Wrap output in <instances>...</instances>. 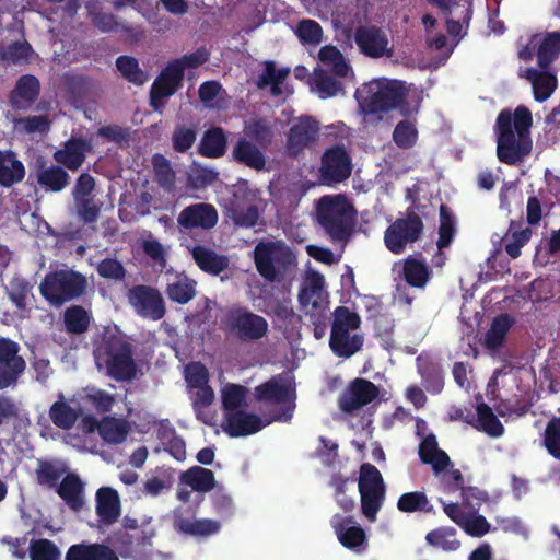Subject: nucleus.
<instances>
[{
    "instance_id": "1",
    "label": "nucleus",
    "mask_w": 560,
    "mask_h": 560,
    "mask_svg": "<svg viewBox=\"0 0 560 560\" xmlns=\"http://www.w3.org/2000/svg\"><path fill=\"white\" fill-rule=\"evenodd\" d=\"M258 400L278 406L277 411L267 420L244 408L224 417L222 429L230 436H246L260 431L273 421H290L295 408V381L291 372L277 375L255 389Z\"/></svg>"
},
{
    "instance_id": "2",
    "label": "nucleus",
    "mask_w": 560,
    "mask_h": 560,
    "mask_svg": "<svg viewBox=\"0 0 560 560\" xmlns=\"http://www.w3.org/2000/svg\"><path fill=\"white\" fill-rule=\"evenodd\" d=\"M532 122V113L523 105L517 106L513 115L509 110L499 114L495 131L497 153L501 162L515 164L530 151Z\"/></svg>"
},
{
    "instance_id": "3",
    "label": "nucleus",
    "mask_w": 560,
    "mask_h": 560,
    "mask_svg": "<svg viewBox=\"0 0 560 560\" xmlns=\"http://www.w3.org/2000/svg\"><path fill=\"white\" fill-rule=\"evenodd\" d=\"M355 97L365 120L372 115L387 113L395 108H400L404 115L416 112L418 108V105L413 108L405 106V100L411 97V94L402 82L386 78L374 79L363 84L357 90Z\"/></svg>"
},
{
    "instance_id": "4",
    "label": "nucleus",
    "mask_w": 560,
    "mask_h": 560,
    "mask_svg": "<svg viewBox=\"0 0 560 560\" xmlns=\"http://www.w3.org/2000/svg\"><path fill=\"white\" fill-rule=\"evenodd\" d=\"M97 430L104 443L108 445H120L126 442L130 431V422L121 417L105 416L100 421L92 415H85L81 420L82 435L67 434V444L80 452L96 453L97 444L93 439V432Z\"/></svg>"
},
{
    "instance_id": "5",
    "label": "nucleus",
    "mask_w": 560,
    "mask_h": 560,
    "mask_svg": "<svg viewBox=\"0 0 560 560\" xmlns=\"http://www.w3.org/2000/svg\"><path fill=\"white\" fill-rule=\"evenodd\" d=\"M450 490L462 489L463 505L441 501L445 514L457 524L466 534L482 537L491 530L490 523L478 513V509L486 501L487 494L478 488L463 489V481L456 487L454 481L444 483Z\"/></svg>"
},
{
    "instance_id": "6",
    "label": "nucleus",
    "mask_w": 560,
    "mask_h": 560,
    "mask_svg": "<svg viewBox=\"0 0 560 560\" xmlns=\"http://www.w3.org/2000/svg\"><path fill=\"white\" fill-rule=\"evenodd\" d=\"M209 56L208 49L200 47L194 52L167 63L151 88L150 102L155 112L161 113L165 101L179 89L185 70L203 65L208 61Z\"/></svg>"
},
{
    "instance_id": "7",
    "label": "nucleus",
    "mask_w": 560,
    "mask_h": 560,
    "mask_svg": "<svg viewBox=\"0 0 560 560\" xmlns=\"http://www.w3.org/2000/svg\"><path fill=\"white\" fill-rule=\"evenodd\" d=\"M360 316L345 306L334 311L329 346L332 352L342 358H350L363 346L364 337L360 329Z\"/></svg>"
},
{
    "instance_id": "8",
    "label": "nucleus",
    "mask_w": 560,
    "mask_h": 560,
    "mask_svg": "<svg viewBox=\"0 0 560 560\" xmlns=\"http://www.w3.org/2000/svg\"><path fill=\"white\" fill-rule=\"evenodd\" d=\"M98 369H106L115 380H130L136 374V366L129 347L120 337H105L94 351Z\"/></svg>"
},
{
    "instance_id": "9",
    "label": "nucleus",
    "mask_w": 560,
    "mask_h": 560,
    "mask_svg": "<svg viewBox=\"0 0 560 560\" xmlns=\"http://www.w3.org/2000/svg\"><path fill=\"white\" fill-rule=\"evenodd\" d=\"M256 268L268 281H279L290 267L296 265L295 255L282 241H265L254 250Z\"/></svg>"
},
{
    "instance_id": "10",
    "label": "nucleus",
    "mask_w": 560,
    "mask_h": 560,
    "mask_svg": "<svg viewBox=\"0 0 560 560\" xmlns=\"http://www.w3.org/2000/svg\"><path fill=\"white\" fill-rule=\"evenodd\" d=\"M317 220L334 240H342L353 219V207L341 195L324 196L317 201Z\"/></svg>"
},
{
    "instance_id": "11",
    "label": "nucleus",
    "mask_w": 560,
    "mask_h": 560,
    "mask_svg": "<svg viewBox=\"0 0 560 560\" xmlns=\"http://www.w3.org/2000/svg\"><path fill=\"white\" fill-rule=\"evenodd\" d=\"M264 208L265 201L258 188L247 180L238 182L235 185L228 211L236 225L245 228L255 226Z\"/></svg>"
},
{
    "instance_id": "12",
    "label": "nucleus",
    "mask_w": 560,
    "mask_h": 560,
    "mask_svg": "<svg viewBox=\"0 0 560 560\" xmlns=\"http://www.w3.org/2000/svg\"><path fill=\"white\" fill-rule=\"evenodd\" d=\"M358 490L360 493L361 512L370 522L374 523L385 502L386 486L380 470L371 464L360 467Z\"/></svg>"
},
{
    "instance_id": "13",
    "label": "nucleus",
    "mask_w": 560,
    "mask_h": 560,
    "mask_svg": "<svg viewBox=\"0 0 560 560\" xmlns=\"http://www.w3.org/2000/svg\"><path fill=\"white\" fill-rule=\"evenodd\" d=\"M85 279L72 270L51 272L42 281L40 294L52 305H61L82 294Z\"/></svg>"
},
{
    "instance_id": "14",
    "label": "nucleus",
    "mask_w": 560,
    "mask_h": 560,
    "mask_svg": "<svg viewBox=\"0 0 560 560\" xmlns=\"http://www.w3.org/2000/svg\"><path fill=\"white\" fill-rule=\"evenodd\" d=\"M185 380L197 417L206 424L213 422V415L207 408L214 400V393L208 385L209 373L205 365L192 362L185 368Z\"/></svg>"
},
{
    "instance_id": "15",
    "label": "nucleus",
    "mask_w": 560,
    "mask_h": 560,
    "mask_svg": "<svg viewBox=\"0 0 560 560\" xmlns=\"http://www.w3.org/2000/svg\"><path fill=\"white\" fill-rule=\"evenodd\" d=\"M299 302L305 314L310 315L314 322L320 320L327 310V292L325 290L324 277L308 270L301 284Z\"/></svg>"
},
{
    "instance_id": "16",
    "label": "nucleus",
    "mask_w": 560,
    "mask_h": 560,
    "mask_svg": "<svg viewBox=\"0 0 560 560\" xmlns=\"http://www.w3.org/2000/svg\"><path fill=\"white\" fill-rule=\"evenodd\" d=\"M419 455L423 463L432 466L433 471L443 483L454 481L456 487H459L462 475L458 470L448 469L450 458L444 451L439 448L435 435L429 434L422 439Z\"/></svg>"
},
{
    "instance_id": "17",
    "label": "nucleus",
    "mask_w": 560,
    "mask_h": 560,
    "mask_svg": "<svg viewBox=\"0 0 560 560\" xmlns=\"http://www.w3.org/2000/svg\"><path fill=\"white\" fill-rule=\"evenodd\" d=\"M225 325L241 340L260 339L268 330V323L262 316L245 310L231 311Z\"/></svg>"
},
{
    "instance_id": "18",
    "label": "nucleus",
    "mask_w": 560,
    "mask_h": 560,
    "mask_svg": "<svg viewBox=\"0 0 560 560\" xmlns=\"http://www.w3.org/2000/svg\"><path fill=\"white\" fill-rule=\"evenodd\" d=\"M128 300L135 312L142 317L159 320L165 314L164 300L154 288L137 285L129 290Z\"/></svg>"
},
{
    "instance_id": "19",
    "label": "nucleus",
    "mask_w": 560,
    "mask_h": 560,
    "mask_svg": "<svg viewBox=\"0 0 560 560\" xmlns=\"http://www.w3.org/2000/svg\"><path fill=\"white\" fill-rule=\"evenodd\" d=\"M354 40L359 50L370 58L392 57L394 51L385 31L373 25L357 28Z\"/></svg>"
},
{
    "instance_id": "20",
    "label": "nucleus",
    "mask_w": 560,
    "mask_h": 560,
    "mask_svg": "<svg viewBox=\"0 0 560 560\" xmlns=\"http://www.w3.org/2000/svg\"><path fill=\"white\" fill-rule=\"evenodd\" d=\"M421 230L422 222L416 215L398 219L385 232V244L392 253L399 254L419 237Z\"/></svg>"
},
{
    "instance_id": "21",
    "label": "nucleus",
    "mask_w": 560,
    "mask_h": 560,
    "mask_svg": "<svg viewBox=\"0 0 560 560\" xmlns=\"http://www.w3.org/2000/svg\"><path fill=\"white\" fill-rule=\"evenodd\" d=\"M19 352L16 342L0 338V389L13 385L25 370V361Z\"/></svg>"
},
{
    "instance_id": "22",
    "label": "nucleus",
    "mask_w": 560,
    "mask_h": 560,
    "mask_svg": "<svg viewBox=\"0 0 560 560\" xmlns=\"http://www.w3.org/2000/svg\"><path fill=\"white\" fill-rule=\"evenodd\" d=\"M330 524L343 547L354 552H361L366 548V534L353 517L335 514Z\"/></svg>"
},
{
    "instance_id": "23",
    "label": "nucleus",
    "mask_w": 560,
    "mask_h": 560,
    "mask_svg": "<svg viewBox=\"0 0 560 560\" xmlns=\"http://www.w3.org/2000/svg\"><path fill=\"white\" fill-rule=\"evenodd\" d=\"M83 409L84 406L78 393L72 397H66L62 393H59L57 400L49 409V418L56 427L68 430L83 416Z\"/></svg>"
},
{
    "instance_id": "24",
    "label": "nucleus",
    "mask_w": 560,
    "mask_h": 560,
    "mask_svg": "<svg viewBox=\"0 0 560 560\" xmlns=\"http://www.w3.org/2000/svg\"><path fill=\"white\" fill-rule=\"evenodd\" d=\"M378 396V388L370 381L354 380L342 394L339 406L345 412H354Z\"/></svg>"
},
{
    "instance_id": "25",
    "label": "nucleus",
    "mask_w": 560,
    "mask_h": 560,
    "mask_svg": "<svg viewBox=\"0 0 560 560\" xmlns=\"http://www.w3.org/2000/svg\"><path fill=\"white\" fill-rule=\"evenodd\" d=\"M350 173V159L343 148L335 147L326 151L320 167L324 183L332 184L342 182L349 177Z\"/></svg>"
},
{
    "instance_id": "26",
    "label": "nucleus",
    "mask_w": 560,
    "mask_h": 560,
    "mask_svg": "<svg viewBox=\"0 0 560 560\" xmlns=\"http://www.w3.org/2000/svg\"><path fill=\"white\" fill-rule=\"evenodd\" d=\"M177 222L185 229L209 230L217 224L218 212L212 205L195 203L179 213Z\"/></svg>"
},
{
    "instance_id": "27",
    "label": "nucleus",
    "mask_w": 560,
    "mask_h": 560,
    "mask_svg": "<svg viewBox=\"0 0 560 560\" xmlns=\"http://www.w3.org/2000/svg\"><path fill=\"white\" fill-rule=\"evenodd\" d=\"M288 68H277L272 61L264 63L262 70L258 77L257 86L259 89H269L273 96L287 97L293 93L287 82L289 75Z\"/></svg>"
},
{
    "instance_id": "28",
    "label": "nucleus",
    "mask_w": 560,
    "mask_h": 560,
    "mask_svg": "<svg viewBox=\"0 0 560 560\" xmlns=\"http://www.w3.org/2000/svg\"><path fill=\"white\" fill-rule=\"evenodd\" d=\"M174 527L177 532L194 537H209L217 534L221 524L211 518H197L195 516H184L180 510L175 512Z\"/></svg>"
},
{
    "instance_id": "29",
    "label": "nucleus",
    "mask_w": 560,
    "mask_h": 560,
    "mask_svg": "<svg viewBox=\"0 0 560 560\" xmlns=\"http://www.w3.org/2000/svg\"><path fill=\"white\" fill-rule=\"evenodd\" d=\"M318 131L317 122L311 117H300L288 136V150L298 154L304 150L316 137Z\"/></svg>"
},
{
    "instance_id": "30",
    "label": "nucleus",
    "mask_w": 560,
    "mask_h": 560,
    "mask_svg": "<svg viewBox=\"0 0 560 560\" xmlns=\"http://www.w3.org/2000/svg\"><path fill=\"white\" fill-rule=\"evenodd\" d=\"M318 59L323 67L329 69L334 75L342 79L345 82L354 81V72L349 61L334 46L327 45L320 48Z\"/></svg>"
},
{
    "instance_id": "31",
    "label": "nucleus",
    "mask_w": 560,
    "mask_h": 560,
    "mask_svg": "<svg viewBox=\"0 0 560 560\" xmlns=\"http://www.w3.org/2000/svg\"><path fill=\"white\" fill-rule=\"evenodd\" d=\"M521 77H524L532 84L534 98L537 102L547 101L557 89L558 81L555 74L548 71H539L534 68L521 69Z\"/></svg>"
},
{
    "instance_id": "32",
    "label": "nucleus",
    "mask_w": 560,
    "mask_h": 560,
    "mask_svg": "<svg viewBox=\"0 0 560 560\" xmlns=\"http://www.w3.org/2000/svg\"><path fill=\"white\" fill-rule=\"evenodd\" d=\"M92 149V143L88 140L71 138L62 149L57 150L54 154L55 160L67 166L69 170H78L84 159L86 152Z\"/></svg>"
},
{
    "instance_id": "33",
    "label": "nucleus",
    "mask_w": 560,
    "mask_h": 560,
    "mask_svg": "<svg viewBox=\"0 0 560 560\" xmlns=\"http://www.w3.org/2000/svg\"><path fill=\"white\" fill-rule=\"evenodd\" d=\"M342 79L331 77L324 68H316L310 77V89L320 98L334 97L343 91Z\"/></svg>"
},
{
    "instance_id": "34",
    "label": "nucleus",
    "mask_w": 560,
    "mask_h": 560,
    "mask_svg": "<svg viewBox=\"0 0 560 560\" xmlns=\"http://www.w3.org/2000/svg\"><path fill=\"white\" fill-rule=\"evenodd\" d=\"M394 271L402 276L408 284L416 288H423L430 278L429 269L425 264L412 257L396 262L394 265Z\"/></svg>"
},
{
    "instance_id": "35",
    "label": "nucleus",
    "mask_w": 560,
    "mask_h": 560,
    "mask_svg": "<svg viewBox=\"0 0 560 560\" xmlns=\"http://www.w3.org/2000/svg\"><path fill=\"white\" fill-rule=\"evenodd\" d=\"M96 511L103 523L115 522L120 514L118 492L110 487L100 488L96 492Z\"/></svg>"
},
{
    "instance_id": "36",
    "label": "nucleus",
    "mask_w": 560,
    "mask_h": 560,
    "mask_svg": "<svg viewBox=\"0 0 560 560\" xmlns=\"http://www.w3.org/2000/svg\"><path fill=\"white\" fill-rule=\"evenodd\" d=\"M533 48H537L538 63L541 68L548 67L560 54V32L548 33L545 36L532 37Z\"/></svg>"
},
{
    "instance_id": "37",
    "label": "nucleus",
    "mask_w": 560,
    "mask_h": 560,
    "mask_svg": "<svg viewBox=\"0 0 560 560\" xmlns=\"http://www.w3.org/2000/svg\"><path fill=\"white\" fill-rule=\"evenodd\" d=\"M158 439L160 444L155 448L156 453L165 451L178 462L186 458L185 442L175 433V430L170 424L160 423Z\"/></svg>"
},
{
    "instance_id": "38",
    "label": "nucleus",
    "mask_w": 560,
    "mask_h": 560,
    "mask_svg": "<svg viewBox=\"0 0 560 560\" xmlns=\"http://www.w3.org/2000/svg\"><path fill=\"white\" fill-rule=\"evenodd\" d=\"M447 15V32L452 36H459L463 34L464 24H468L471 18V0H458L445 10H442Z\"/></svg>"
},
{
    "instance_id": "39",
    "label": "nucleus",
    "mask_w": 560,
    "mask_h": 560,
    "mask_svg": "<svg viewBox=\"0 0 560 560\" xmlns=\"http://www.w3.org/2000/svg\"><path fill=\"white\" fill-rule=\"evenodd\" d=\"M195 281L180 273H170L167 277L166 294L170 300L186 304L196 294Z\"/></svg>"
},
{
    "instance_id": "40",
    "label": "nucleus",
    "mask_w": 560,
    "mask_h": 560,
    "mask_svg": "<svg viewBox=\"0 0 560 560\" xmlns=\"http://www.w3.org/2000/svg\"><path fill=\"white\" fill-rule=\"evenodd\" d=\"M66 560H119L116 553L104 545H74L66 555Z\"/></svg>"
},
{
    "instance_id": "41",
    "label": "nucleus",
    "mask_w": 560,
    "mask_h": 560,
    "mask_svg": "<svg viewBox=\"0 0 560 560\" xmlns=\"http://www.w3.org/2000/svg\"><path fill=\"white\" fill-rule=\"evenodd\" d=\"M39 92V82L33 75H23L12 92L11 102L18 108L30 106Z\"/></svg>"
},
{
    "instance_id": "42",
    "label": "nucleus",
    "mask_w": 560,
    "mask_h": 560,
    "mask_svg": "<svg viewBox=\"0 0 560 560\" xmlns=\"http://www.w3.org/2000/svg\"><path fill=\"white\" fill-rule=\"evenodd\" d=\"M25 175L23 164L11 151H0V184L11 186L21 182Z\"/></svg>"
},
{
    "instance_id": "43",
    "label": "nucleus",
    "mask_w": 560,
    "mask_h": 560,
    "mask_svg": "<svg viewBox=\"0 0 560 560\" xmlns=\"http://www.w3.org/2000/svg\"><path fill=\"white\" fill-rule=\"evenodd\" d=\"M179 481L197 492H208L214 487L213 472L200 466H194L184 471Z\"/></svg>"
},
{
    "instance_id": "44",
    "label": "nucleus",
    "mask_w": 560,
    "mask_h": 560,
    "mask_svg": "<svg viewBox=\"0 0 560 560\" xmlns=\"http://www.w3.org/2000/svg\"><path fill=\"white\" fill-rule=\"evenodd\" d=\"M233 156L236 161L246 166L260 171L265 167L266 160L262 152L245 139L238 140L233 149Z\"/></svg>"
},
{
    "instance_id": "45",
    "label": "nucleus",
    "mask_w": 560,
    "mask_h": 560,
    "mask_svg": "<svg viewBox=\"0 0 560 560\" xmlns=\"http://www.w3.org/2000/svg\"><path fill=\"white\" fill-rule=\"evenodd\" d=\"M512 325L513 318L509 315L495 317L485 336L486 348L490 351H497L501 348Z\"/></svg>"
},
{
    "instance_id": "46",
    "label": "nucleus",
    "mask_w": 560,
    "mask_h": 560,
    "mask_svg": "<svg viewBox=\"0 0 560 560\" xmlns=\"http://www.w3.org/2000/svg\"><path fill=\"white\" fill-rule=\"evenodd\" d=\"M192 257L200 269L212 275H219L228 266L225 257L202 246H196L192 249Z\"/></svg>"
},
{
    "instance_id": "47",
    "label": "nucleus",
    "mask_w": 560,
    "mask_h": 560,
    "mask_svg": "<svg viewBox=\"0 0 560 560\" xmlns=\"http://www.w3.org/2000/svg\"><path fill=\"white\" fill-rule=\"evenodd\" d=\"M58 493L73 510L83 504V483L77 475H67L59 486Z\"/></svg>"
},
{
    "instance_id": "48",
    "label": "nucleus",
    "mask_w": 560,
    "mask_h": 560,
    "mask_svg": "<svg viewBox=\"0 0 560 560\" xmlns=\"http://www.w3.org/2000/svg\"><path fill=\"white\" fill-rule=\"evenodd\" d=\"M121 553L125 558L132 560H167L166 555L159 551L153 552L151 540L148 537L130 540L129 546Z\"/></svg>"
},
{
    "instance_id": "49",
    "label": "nucleus",
    "mask_w": 560,
    "mask_h": 560,
    "mask_svg": "<svg viewBox=\"0 0 560 560\" xmlns=\"http://www.w3.org/2000/svg\"><path fill=\"white\" fill-rule=\"evenodd\" d=\"M226 148V138L221 128L208 130L200 142V153L208 158L222 156Z\"/></svg>"
},
{
    "instance_id": "50",
    "label": "nucleus",
    "mask_w": 560,
    "mask_h": 560,
    "mask_svg": "<svg viewBox=\"0 0 560 560\" xmlns=\"http://www.w3.org/2000/svg\"><path fill=\"white\" fill-rule=\"evenodd\" d=\"M428 545L442 549L443 551H455L460 542L456 538V530L452 527H439L429 532L425 536Z\"/></svg>"
},
{
    "instance_id": "51",
    "label": "nucleus",
    "mask_w": 560,
    "mask_h": 560,
    "mask_svg": "<svg viewBox=\"0 0 560 560\" xmlns=\"http://www.w3.org/2000/svg\"><path fill=\"white\" fill-rule=\"evenodd\" d=\"M246 388L236 384H225L221 388V399L224 417L245 407Z\"/></svg>"
},
{
    "instance_id": "52",
    "label": "nucleus",
    "mask_w": 560,
    "mask_h": 560,
    "mask_svg": "<svg viewBox=\"0 0 560 560\" xmlns=\"http://www.w3.org/2000/svg\"><path fill=\"white\" fill-rule=\"evenodd\" d=\"M397 509L404 513H430L433 511V506L428 497L421 491L406 492L401 494L397 501Z\"/></svg>"
},
{
    "instance_id": "53",
    "label": "nucleus",
    "mask_w": 560,
    "mask_h": 560,
    "mask_svg": "<svg viewBox=\"0 0 560 560\" xmlns=\"http://www.w3.org/2000/svg\"><path fill=\"white\" fill-rule=\"evenodd\" d=\"M78 394L83 406L89 402L100 412L110 411L116 401L113 395L95 387L84 388Z\"/></svg>"
},
{
    "instance_id": "54",
    "label": "nucleus",
    "mask_w": 560,
    "mask_h": 560,
    "mask_svg": "<svg viewBox=\"0 0 560 560\" xmlns=\"http://www.w3.org/2000/svg\"><path fill=\"white\" fill-rule=\"evenodd\" d=\"M477 422L478 428L493 438H499L503 434V425L486 404H478L477 406Z\"/></svg>"
},
{
    "instance_id": "55",
    "label": "nucleus",
    "mask_w": 560,
    "mask_h": 560,
    "mask_svg": "<svg viewBox=\"0 0 560 560\" xmlns=\"http://www.w3.org/2000/svg\"><path fill=\"white\" fill-rule=\"evenodd\" d=\"M417 361L418 371L421 374L422 382L427 390L431 394L441 393L444 387V381L441 370L435 365L427 368L425 359L422 357H419Z\"/></svg>"
},
{
    "instance_id": "56",
    "label": "nucleus",
    "mask_w": 560,
    "mask_h": 560,
    "mask_svg": "<svg viewBox=\"0 0 560 560\" xmlns=\"http://www.w3.org/2000/svg\"><path fill=\"white\" fill-rule=\"evenodd\" d=\"M33 54L32 47L25 40L15 42L0 48V59L13 65L28 62Z\"/></svg>"
},
{
    "instance_id": "57",
    "label": "nucleus",
    "mask_w": 560,
    "mask_h": 560,
    "mask_svg": "<svg viewBox=\"0 0 560 560\" xmlns=\"http://www.w3.org/2000/svg\"><path fill=\"white\" fill-rule=\"evenodd\" d=\"M393 140L400 149L412 148L418 140V129L412 120L399 121L393 131Z\"/></svg>"
},
{
    "instance_id": "58",
    "label": "nucleus",
    "mask_w": 560,
    "mask_h": 560,
    "mask_svg": "<svg viewBox=\"0 0 560 560\" xmlns=\"http://www.w3.org/2000/svg\"><path fill=\"white\" fill-rule=\"evenodd\" d=\"M116 66L122 77L129 82L141 85L148 80V77L139 68L138 61L133 57L120 56L116 61Z\"/></svg>"
},
{
    "instance_id": "59",
    "label": "nucleus",
    "mask_w": 560,
    "mask_h": 560,
    "mask_svg": "<svg viewBox=\"0 0 560 560\" xmlns=\"http://www.w3.org/2000/svg\"><path fill=\"white\" fill-rule=\"evenodd\" d=\"M455 235V220L448 212L446 206L440 208V228H439V240L438 248L441 252L452 243Z\"/></svg>"
},
{
    "instance_id": "60",
    "label": "nucleus",
    "mask_w": 560,
    "mask_h": 560,
    "mask_svg": "<svg viewBox=\"0 0 560 560\" xmlns=\"http://www.w3.org/2000/svg\"><path fill=\"white\" fill-rule=\"evenodd\" d=\"M38 180L42 185L49 187L51 190L59 191L67 186L69 175L61 167L51 166L39 173Z\"/></svg>"
},
{
    "instance_id": "61",
    "label": "nucleus",
    "mask_w": 560,
    "mask_h": 560,
    "mask_svg": "<svg viewBox=\"0 0 560 560\" xmlns=\"http://www.w3.org/2000/svg\"><path fill=\"white\" fill-rule=\"evenodd\" d=\"M245 133L264 144L270 142L273 137V128L267 119L255 118L246 124Z\"/></svg>"
},
{
    "instance_id": "62",
    "label": "nucleus",
    "mask_w": 560,
    "mask_h": 560,
    "mask_svg": "<svg viewBox=\"0 0 560 560\" xmlns=\"http://www.w3.org/2000/svg\"><path fill=\"white\" fill-rule=\"evenodd\" d=\"M28 549L31 560H60V551L50 540H35L30 545Z\"/></svg>"
},
{
    "instance_id": "63",
    "label": "nucleus",
    "mask_w": 560,
    "mask_h": 560,
    "mask_svg": "<svg viewBox=\"0 0 560 560\" xmlns=\"http://www.w3.org/2000/svg\"><path fill=\"white\" fill-rule=\"evenodd\" d=\"M67 329L71 332H83L90 324V315L80 306H72L65 313Z\"/></svg>"
},
{
    "instance_id": "64",
    "label": "nucleus",
    "mask_w": 560,
    "mask_h": 560,
    "mask_svg": "<svg viewBox=\"0 0 560 560\" xmlns=\"http://www.w3.org/2000/svg\"><path fill=\"white\" fill-rule=\"evenodd\" d=\"M295 34L303 44L316 45L323 39V30L313 20H302L296 26Z\"/></svg>"
}]
</instances>
